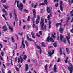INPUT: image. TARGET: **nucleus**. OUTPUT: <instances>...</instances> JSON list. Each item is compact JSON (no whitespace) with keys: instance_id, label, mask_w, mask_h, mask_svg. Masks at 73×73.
Masks as SVG:
<instances>
[{"instance_id":"a18cd8bd","label":"nucleus","mask_w":73,"mask_h":73,"mask_svg":"<svg viewBox=\"0 0 73 73\" xmlns=\"http://www.w3.org/2000/svg\"><path fill=\"white\" fill-rule=\"evenodd\" d=\"M33 28H36V25H35V24H33Z\"/></svg>"},{"instance_id":"c9c22d12","label":"nucleus","mask_w":73,"mask_h":73,"mask_svg":"<svg viewBox=\"0 0 73 73\" xmlns=\"http://www.w3.org/2000/svg\"><path fill=\"white\" fill-rule=\"evenodd\" d=\"M15 68H16V69L17 71H19L20 70L19 69V68H18V67H15Z\"/></svg>"},{"instance_id":"3c124183","label":"nucleus","mask_w":73,"mask_h":73,"mask_svg":"<svg viewBox=\"0 0 73 73\" xmlns=\"http://www.w3.org/2000/svg\"><path fill=\"white\" fill-rule=\"evenodd\" d=\"M2 10L4 12H5V13L6 12L5 10L4 9H2Z\"/></svg>"},{"instance_id":"4c0bfd02","label":"nucleus","mask_w":73,"mask_h":73,"mask_svg":"<svg viewBox=\"0 0 73 73\" xmlns=\"http://www.w3.org/2000/svg\"><path fill=\"white\" fill-rule=\"evenodd\" d=\"M39 33L40 35H42V31H39Z\"/></svg>"},{"instance_id":"2f4dec72","label":"nucleus","mask_w":73,"mask_h":73,"mask_svg":"<svg viewBox=\"0 0 73 73\" xmlns=\"http://www.w3.org/2000/svg\"><path fill=\"white\" fill-rule=\"evenodd\" d=\"M57 42H55V43L54 44V46L55 47H56L57 46Z\"/></svg>"},{"instance_id":"603ef678","label":"nucleus","mask_w":73,"mask_h":73,"mask_svg":"<svg viewBox=\"0 0 73 73\" xmlns=\"http://www.w3.org/2000/svg\"><path fill=\"white\" fill-rule=\"evenodd\" d=\"M52 37H53V38H55V36H54V35H53V34H52Z\"/></svg>"},{"instance_id":"13d9d810","label":"nucleus","mask_w":73,"mask_h":73,"mask_svg":"<svg viewBox=\"0 0 73 73\" xmlns=\"http://www.w3.org/2000/svg\"><path fill=\"white\" fill-rule=\"evenodd\" d=\"M60 58H58V60H57V62H60Z\"/></svg>"},{"instance_id":"79ce46f5","label":"nucleus","mask_w":73,"mask_h":73,"mask_svg":"<svg viewBox=\"0 0 73 73\" xmlns=\"http://www.w3.org/2000/svg\"><path fill=\"white\" fill-rule=\"evenodd\" d=\"M37 4L36 3L35 4L34 6L35 8H36V7H37Z\"/></svg>"},{"instance_id":"a211bd4d","label":"nucleus","mask_w":73,"mask_h":73,"mask_svg":"<svg viewBox=\"0 0 73 73\" xmlns=\"http://www.w3.org/2000/svg\"><path fill=\"white\" fill-rule=\"evenodd\" d=\"M47 11L48 13H50V7H47Z\"/></svg>"},{"instance_id":"de8ad7c7","label":"nucleus","mask_w":73,"mask_h":73,"mask_svg":"<svg viewBox=\"0 0 73 73\" xmlns=\"http://www.w3.org/2000/svg\"><path fill=\"white\" fill-rule=\"evenodd\" d=\"M23 2L24 4H25V2H26V1L25 0H23Z\"/></svg>"},{"instance_id":"5fc2aeb1","label":"nucleus","mask_w":73,"mask_h":73,"mask_svg":"<svg viewBox=\"0 0 73 73\" xmlns=\"http://www.w3.org/2000/svg\"><path fill=\"white\" fill-rule=\"evenodd\" d=\"M26 28V26H25V25L23 27V29H25V28Z\"/></svg>"},{"instance_id":"864d4df0","label":"nucleus","mask_w":73,"mask_h":73,"mask_svg":"<svg viewBox=\"0 0 73 73\" xmlns=\"http://www.w3.org/2000/svg\"><path fill=\"white\" fill-rule=\"evenodd\" d=\"M22 39H23V40L22 41V44H24V39L23 38H22Z\"/></svg>"},{"instance_id":"6ab92c4d","label":"nucleus","mask_w":73,"mask_h":73,"mask_svg":"<svg viewBox=\"0 0 73 73\" xmlns=\"http://www.w3.org/2000/svg\"><path fill=\"white\" fill-rule=\"evenodd\" d=\"M59 31L60 32H61V33H62L64 31V29H63V28H62L61 27H60L59 29Z\"/></svg>"},{"instance_id":"49530a36","label":"nucleus","mask_w":73,"mask_h":73,"mask_svg":"<svg viewBox=\"0 0 73 73\" xmlns=\"http://www.w3.org/2000/svg\"><path fill=\"white\" fill-rule=\"evenodd\" d=\"M42 46H44V47H45V45L44 44V43H42Z\"/></svg>"},{"instance_id":"e2e57ef3","label":"nucleus","mask_w":73,"mask_h":73,"mask_svg":"<svg viewBox=\"0 0 73 73\" xmlns=\"http://www.w3.org/2000/svg\"><path fill=\"white\" fill-rule=\"evenodd\" d=\"M30 61H31V60H30V59H28L27 60V62H30Z\"/></svg>"},{"instance_id":"ea45409f","label":"nucleus","mask_w":73,"mask_h":73,"mask_svg":"<svg viewBox=\"0 0 73 73\" xmlns=\"http://www.w3.org/2000/svg\"><path fill=\"white\" fill-rule=\"evenodd\" d=\"M30 19V16H28V18L27 19V21H30V19Z\"/></svg>"},{"instance_id":"c756f323","label":"nucleus","mask_w":73,"mask_h":73,"mask_svg":"<svg viewBox=\"0 0 73 73\" xmlns=\"http://www.w3.org/2000/svg\"><path fill=\"white\" fill-rule=\"evenodd\" d=\"M11 39L13 42H15V39H14V38L13 37H11Z\"/></svg>"},{"instance_id":"aec40b11","label":"nucleus","mask_w":73,"mask_h":73,"mask_svg":"<svg viewBox=\"0 0 73 73\" xmlns=\"http://www.w3.org/2000/svg\"><path fill=\"white\" fill-rule=\"evenodd\" d=\"M56 26V27H58V26H60V27H61V23H57Z\"/></svg>"},{"instance_id":"cd10ccee","label":"nucleus","mask_w":73,"mask_h":73,"mask_svg":"<svg viewBox=\"0 0 73 73\" xmlns=\"http://www.w3.org/2000/svg\"><path fill=\"white\" fill-rule=\"evenodd\" d=\"M24 11L25 12H26V13H28V11L26 9H24Z\"/></svg>"},{"instance_id":"2eb2a0df","label":"nucleus","mask_w":73,"mask_h":73,"mask_svg":"<svg viewBox=\"0 0 73 73\" xmlns=\"http://www.w3.org/2000/svg\"><path fill=\"white\" fill-rule=\"evenodd\" d=\"M16 11L15 10L14 11V15L15 17V19L16 20V19H17V15H16Z\"/></svg>"},{"instance_id":"052dcab7","label":"nucleus","mask_w":73,"mask_h":73,"mask_svg":"<svg viewBox=\"0 0 73 73\" xmlns=\"http://www.w3.org/2000/svg\"><path fill=\"white\" fill-rule=\"evenodd\" d=\"M10 18H11L12 17V13H10Z\"/></svg>"},{"instance_id":"680f3d73","label":"nucleus","mask_w":73,"mask_h":73,"mask_svg":"<svg viewBox=\"0 0 73 73\" xmlns=\"http://www.w3.org/2000/svg\"><path fill=\"white\" fill-rule=\"evenodd\" d=\"M0 45L1 46V48H3V45L2 44H0Z\"/></svg>"},{"instance_id":"4d7b16f0","label":"nucleus","mask_w":73,"mask_h":73,"mask_svg":"<svg viewBox=\"0 0 73 73\" xmlns=\"http://www.w3.org/2000/svg\"><path fill=\"white\" fill-rule=\"evenodd\" d=\"M51 27H52V26L50 25H49L48 26V28L49 29H50L51 28Z\"/></svg>"},{"instance_id":"7ed1b4c3","label":"nucleus","mask_w":73,"mask_h":73,"mask_svg":"<svg viewBox=\"0 0 73 73\" xmlns=\"http://www.w3.org/2000/svg\"><path fill=\"white\" fill-rule=\"evenodd\" d=\"M70 67H68V68L70 71V73H72L73 70V67L72 64L71 63H69Z\"/></svg>"},{"instance_id":"7c9ffc66","label":"nucleus","mask_w":73,"mask_h":73,"mask_svg":"<svg viewBox=\"0 0 73 73\" xmlns=\"http://www.w3.org/2000/svg\"><path fill=\"white\" fill-rule=\"evenodd\" d=\"M22 45L23 48H25V45L24 44V43H22Z\"/></svg>"},{"instance_id":"a878e982","label":"nucleus","mask_w":73,"mask_h":73,"mask_svg":"<svg viewBox=\"0 0 73 73\" xmlns=\"http://www.w3.org/2000/svg\"><path fill=\"white\" fill-rule=\"evenodd\" d=\"M47 19L48 20H50V17L49 16V15H48L47 16Z\"/></svg>"},{"instance_id":"c03bdc74","label":"nucleus","mask_w":73,"mask_h":73,"mask_svg":"<svg viewBox=\"0 0 73 73\" xmlns=\"http://www.w3.org/2000/svg\"><path fill=\"white\" fill-rule=\"evenodd\" d=\"M52 24V22L51 21H50V20H49V25H50Z\"/></svg>"},{"instance_id":"f257e3e1","label":"nucleus","mask_w":73,"mask_h":73,"mask_svg":"<svg viewBox=\"0 0 73 73\" xmlns=\"http://www.w3.org/2000/svg\"><path fill=\"white\" fill-rule=\"evenodd\" d=\"M41 22L40 23V25H41V28L42 30H44V31H46V28L47 27L46 25H45L44 26V23H44V19L42 18V17L41 19Z\"/></svg>"},{"instance_id":"338daca9","label":"nucleus","mask_w":73,"mask_h":73,"mask_svg":"<svg viewBox=\"0 0 73 73\" xmlns=\"http://www.w3.org/2000/svg\"><path fill=\"white\" fill-rule=\"evenodd\" d=\"M11 71L9 70L8 72V73H11Z\"/></svg>"},{"instance_id":"37998d69","label":"nucleus","mask_w":73,"mask_h":73,"mask_svg":"<svg viewBox=\"0 0 73 73\" xmlns=\"http://www.w3.org/2000/svg\"><path fill=\"white\" fill-rule=\"evenodd\" d=\"M2 71L3 73H5V72H4V70L3 68H2Z\"/></svg>"},{"instance_id":"4be33fe9","label":"nucleus","mask_w":73,"mask_h":73,"mask_svg":"<svg viewBox=\"0 0 73 73\" xmlns=\"http://www.w3.org/2000/svg\"><path fill=\"white\" fill-rule=\"evenodd\" d=\"M22 56H23V59L25 60H26L27 58V55H22Z\"/></svg>"},{"instance_id":"dca6fc26","label":"nucleus","mask_w":73,"mask_h":73,"mask_svg":"<svg viewBox=\"0 0 73 73\" xmlns=\"http://www.w3.org/2000/svg\"><path fill=\"white\" fill-rule=\"evenodd\" d=\"M27 38L28 41H32V40L31 38H29V36H28L27 35Z\"/></svg>"},{"instance_id":"6e6552de","label":"nucleus","mask_w":73,"mask_h":73,"mask_svg":"<svg viewBox=\"0 0 73 73\" xmlns=\"http://www.w3.org/2000/svg\"><path fill=\"white\" fill-rule=\"evenodd\" d=\"M35 44L36 45V47H37V48H38V49H40V54H41V52H42V50H41V48H40V47H39V46H38L36 44H37V43L36 42H35Z\"/></svg>"},{"instance_id":"9b49d317","label":"nucleus","mask_w":73,"mask_h":73,"mask_svg":"<svg viewBox=\"0 0 73 73\" xmlns=\"http://www.w3.org/2000/svg\"><path fill=\"white\" fill-rule=\"evenodd\" d=\"M33 17L34 18H36V12L35 11V9H33Z\"/></svg>"},{"instance_id":"20e7f679","label":"nucleus","mask_w":73,"mask_h":73,"mask_svg":"<svg viewBox=\"0 0 73 73\" xmlns=\"http://www.w3.org/2000/svg\"><path fill=\"white\" fill-rule=\"evenodd\" d=\"M60 40L61 41L64 42V43H66V40L65 38H64V35L62 34L60 35Z\"/></svg>"},{"instance_id":"72a5a7b5","label":"nucleus","mask_w":73,"mask_h":73,"mask_svg":"<svg viewBox=\"0 0 73 73\" xmlns=\"http://www.w3.org/2000/svg\"><path fill=\"white\" fill-rule=\"evenodd\" d=\"M40 17L38 15L37 16V19H36V20L39 21L40 20Z\"/></svg>"},{"instance_id":"f8f14e48","label":"nucleus","mask_w":73,"mask_h":73,"mask_svg":"<svg viewBox=\"0 0 73 73\" xmlns=\"http://www.w3.org/2000/svg\"><path fill=\"white\" fill-rule=\"evenodd\" d=\"M57 66L56 65H54V72L56 73L57 72Z\"/></svg>"},{"instance_id":"393cba45","label":"nucleus","mask_w":73,"mask_h":73,"mask_svg":"<svg viewBox=\"0 0 73 73\" xmlns=\"http://www.w3.org/2000/svg\"><path fill=\"white\" fill-rule=\"evenodd\" d=\"M59 53L61 55L62 54V50L61 49H60V50L59 51Z\"/></svg>"},{"instance_id":"0e129e2a","label":"nucleus","mask_w":73,"mask_h":73,"mask_svg":"<svg viewBox=\"0 0 73 73\" xmlns=\"http://www.w3.org/2000/svg\"><path fill=\"white\" fill-rule=\"evenodd\" d=\"M19 35H20L21 36V35H23V33H19Z\"/></svg>"},{"instance_id":"9d476101","label":"nucleus","mask_w":73,"mask_h":73,"mask_svg":"<svg viewBox=\"0 0 73 73\" xmlns=\"http://www.w3.org/2000/svg\"><path fill=\"white\" fill-rule=\"evenodd\" d=\"M70 34L68 33V35L66 36V38L67 39V41H68L69 44H70V42H69V40L70 39Z\"/></svg>"},{"instance_id":"f704fd0d","label":"nucleus","mask_w":73,"mask_h":73,"mask_svg":"<svg viewBox=\"0 0 73 73\" xmlns=\"http://www.w3.org/2000/svg\"><path fill=\"white\" fill-rule=\"evenodd\" d=\"M1 1L3 3H5L6 1H7L6 0H1Z\"/></svg>"},{"instance_id":"423d86ee","label":"nucleus","mask_w":73,"mask_h":73,"mask_svg":"<svg viewBox=\"0 0 73 73\" xmlns=\"http://www.w3.org/2000/svg\"><path fill=\"white\" fill-rule=\"evenodd\" d=\"M18 63H19L20 62L21 63H23V59L21 56H20V58H18Z\"/></svg>"},{"instance_id":"774afa93","label":"nucleus","mask_w":73,"mask_h":73,"mask_svg":"<svg viewBox=\"0 0 73 73\" xmlns=\"http://www.w3.org/2000/svg\"><path fill=\"white\" fill-rule=\"evenodd\" d=\"M71 32L72 33H73V28L72 29V30H71Z\"/></svg>"},{"instance_id":"b1692460","label":"nucleus","mask_w":73,"mask_h":73,"mask_svg":"<svg viewBox=\"0 0 73 73\" xmlns=\"http://www.w3.org/2000/svg\"><path fill=\"white\" fill-rule=\"evenodd\" d=\"M66 51L67 53V54H69V48H66Z\"/></svg>"},{"instance_id":"09e8293b","label":"nucleus","mask_w":73,"mask_h":73,"mask_svg":"<svg viewBox=\"0 0 73 73\" xmlns=\"http://www.w3.org/2000/svg\"><path fill=\"white\" fill-rule=\"evenodd\" d=\"M37 36L38 37H40V35H38V33H36Z\"/></svg>"},{"instance_id":"bf43d9fd","label":"nucleus","mask_w":73,"mask_h":73,"mask_svg":"<svg viewBox=\"0 0 73 73\" xmlns=\"http://www.w3.org/2000/svg\"><path fill=\"white\" fill-rule=\"evenodd\" d=\"M60 38V37L59 36H58L57 38V40H59Z\"/></svg>"},{"instance_id":"c85d7f7f","label":"nucleus","mask_w":73,"mask_h":73,"mask_svg":"<svg viewBox=\"0 0 73 73\" xmlns=\"http://www.w3.org/2000/svg\"><path fill=\"white\" fill-rule=\"evenodd\" d=\"M45 3H40L39 4V6H41V5H44Z\"/></svg>"},{"instance_id":"f03ea898","label":"nucleus","mask_w":73,"mask_h":73,"mask_svg":"<svg viewBox=\"0 0 73 73\" xmlns=\"http://www.w3.org/2000/svg\"><path fill=\"white\" fill-rule=\"evenodd\" d=\"M16 2H17V7L19 8V10L22 11V9H23V4H22V3H20L19 5V1H17L15 0V3H16Z\"/></svg>"},{"instance_id":"4468645a","label":"nucleus","mask_w":73,"mask_h":73,"mask_svg":"<svg viewBox=\"0 0 73 73\" xmlns=\"http://www.w3.org/2000/svg\"><path fill=\"white\" fill-rule=\"evenodd\" d=\"M9 28L11 31L10 32H13V28L11 27V26H9Z\"/></svg>"},{"instance_id":"473e14b6","label":"nucleus","mask_w":73,"mask_h":73,"mask_svg":"<svg viewBox=\"0 0 73 73\" xmlns=\"http://www.w3.org/2000/svg\"><path fill=\"white\" fill-rule=\"evenodd\" d=\"M25 43L26 44V45L27 47H28V42H27V41H25Z\"/></svg>"},{"instance_id":"69168bd1","label":"nucleus","mask_w":73,"mask_h":73,"mask_svg":"<svg viewBox=\"0 0 73 73\" xmlns=\"http://www.w3.org/2000/svg\"><path fill=\"white\" fill-rule=\"evenodd\" d=\"M65 62L66 63H67L68 62V60H65Z\"/></svg>"},{"instance_id":"5701e85b","label":"nucleus","mask_w":73,"mask_h":73,"mask_svg":"<svg viewBox=\"0 0 73 73\" xmlns=\"http://www.w3.org/2000/svg\"><path fill=\"white\" fill-rule=\"evenodd\" d=\"M4 8H5V9H7V10H8V6H7V7L6 5H3Z\"/></svg>"},{"instance_id":"0eeeda50","label":"nucleus","mask_w":73,"mask_h":73,"mask_svg":"<svg viewBox=\"0 0 73 73\" xmlns=\"http://www.w3.org/2000/svg\"><path fill=\"white\" fill-rule=\"evenodd\" d=\"M54 50H52V53H51V51H49L48 52V54H49V56H50L51 57H52V55L53 54V53H54Z\"/></svg>"},{"instance_id":"ddd939ff","label":"nucleus","mask_w":73,"mask_h":73,"mask_svg":"<svg viewBox=\"0 0 73 73\" xmlns=\"http://www.w3.org/2000/svg\"><path fill=\"white\" fill-rule=\"evenodd\" d=\"M25 65L26 66L25 71L26 72H27V71H28V69H29V66H28V65L27 64H25Z\"/></svg>"},{"instance_id":"bb28decb","label":"nucleus","mask_w":73,"mask_h":73,"mask_svg":"<svg viewBox=\"0 0 73 73\" xmlns=\"http://www.w3.org/2000/svg\"><path fill=\"white\" fill-rule=\"evenodd\" d=\"M47 67H48V65L47 64H46L45 66V70L46 71V72H47V70H48Z\"/></svg>"},{"instance_id":"412c9836","label":"nucleus","mask_w":73,"mask_h":73,"mask_svg":"<svg viewBox=\"0 0 73 73\" xmlns=\"http://www.w3.org/2000/svg\"><path fill=\"white\" fill-rule=\"evenodd\" d=\"M31 35H32L33 38H35V34H34L32 32L31 33Z\"/></svg>"},{"instance_id":"1a4fd4ad","label":"nucleus","mask_w":73,"mask_h":73,"mask_svg":"<svg viewBox=\"0 0 73 73\" xmlns=\"http://www.w3.org/2000/svg\"><path fill=\"white\" fill-rule=\"evenodd\" d=\"M60 9L61 11H63V7H62V2L61 1L60 4Z\"/></svg>"},{"instance_id":"f3484780","label":"nucleus","mask_w":73,"mask_h":73,"mask_svg":"<svg viewBox=\"0 0 73 73\" xmlns=\"http://www.w3.org/2000/svg\"><path fill=\"white\" fill-rule=\"evenodd\" d=\"M3 31H7V28L5 25H4L3 27Z\"/></svg>"},{"instance_id":"a19ab883","label":"nucleus","mask_w":73,"mask_h":73,"mask_svg":"<svg viewBox=\"0 0 73 73\" xmlns=\"http://www.w3.org/2000/svg\"><path fill=\"white\" fill-rule=\"evenodd\" d=\"M36 24H38V23H39V21L38 20H36Z\"/></svg>"},{"instance_id":"6e6d98bb","label":"nucleus","mask_w":73,"mask_h":73,"mask_svg":"<svg viewBox=\"0 0 73 73\" xmlns=\"http://www.w3.org/2000/svg\"><path fill=\"white\" fill-rule=\"evenodd\" d=\"M1 54H2V56H4V52H1Z\"/></svg>"},{"instance_id":"8fccbe9b","label":"nucleus","mask_w":73,"mask_h":73,"mask_svg":"<svg viewBox=\"0 0 73 73\" xmlns=\"http://www.w3.org/2000/svg\"><path fill=\"white\" fill-rule=\"evenodd\" d=\"M0 58L2 61H3V57H2L1 56H0Z\"/></svg>"},{"instance_id":"e433bc0d","label":"nucleus","mask_w":73,"mask_h":73,"mask_svg":"<svg viewBox=\"0 0 73 73\" xmlns=\"http://www.w3.org/2000/svg\"><path fill=\"white\" fill-rule=\"evenodd\" d=\"M55 7H57L58 6V3H57L55 4Z\"/></svg>"},{"instance_id":"58836bf2","label":"nucleus","mask_w":73,"mask_h":73,"mask_svg":"<svg viewBox=\"0 0 73 73\" xmlns=\"http://www.w3.org/2000/svg\"><path fill=\"white\" fill-rule=\"evenodd\" d=\"M45 0L44 1V3H45V4H46V5H47V4H48V2H47V0Z\"/></svg>"},{"instance_id":"39448f33","label":"nucleus","mask_w":73,"mask_h":73,"mask_svg":"<svg viewBox=\"0 0 73 73\" xmlns=\"http://www.w3.org/2000/svg\"><path fill=\"white\" fill-rule=\"evenodd\" d=\"M50 40L52 42H54V40L53 39L52 37H51L50 38V36H48L47 38L46 41H47V42H49Z\"/></svg>"}]
</instances>
